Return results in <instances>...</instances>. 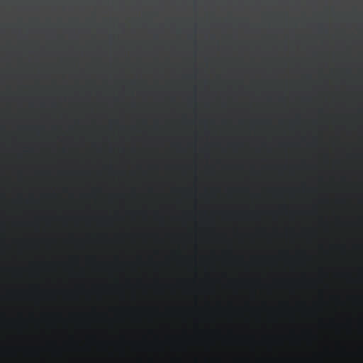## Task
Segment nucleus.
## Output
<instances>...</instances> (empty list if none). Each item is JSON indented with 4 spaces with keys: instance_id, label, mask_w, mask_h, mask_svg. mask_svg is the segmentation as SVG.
<instances>
[{
    "instance_id": "1",
    "label": "nucleus",
    "mask_w": 363,
    "mask_h": 363,
    "mask_svg": "<svg viewBox=\"0 0 363 363\" xmlns=\"http://www.w3.org/2000/svg\"><path fill=\"white\" fill-rule=\"evenodd\" d=\"M193 6H194V8H195V9L197 7V4L196 1L193 2Z\"/></svg>"
}]
</instances>
